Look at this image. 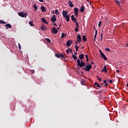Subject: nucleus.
<instances>
[{
    "label": "nucleus",
    "mask_w": 128,
    "mask_h": 128,
    "mask_svg": "<svg viewBox=\"0 0 128 128\" xmlns=\"http://www.w3.org/2000/svg\"><path fill=\"white\" fill-rule=\"evenodd\" d=\"M77 64L78 66L80 68H84V66H85L83 68V70H84L86 72H90V70H92V68L90 64L86 65V62H84L78 59L77 60Z\"/></svg>",
    "instance_id": "nucleus-1"
},
{
    "label": "nucleus",
    "mask_w": 128,
    "mask_h": 128,
    "mask_svg": "<svg viewBox=\"0 0 128 128\" xmlns=\"http://www.w3.org/2000/svg\"><path fill=\"white\" fill-rule=\"evenodd\" d=\"M18 14L22 18H26V16H28V14L24 12H19L18 13Z\"/></svg>",
    "instance_id": "nucleus-2"
},
{
    "label": "nucleus",
    "mask_w": 128,
    "mask_h": 128,
    "mask_svg": "<svg viewBox=\"0 0 128 128\" xmlns=\"http://www.w3.org/2000/svg\"><path fill=\"white\" fill-rule=\"evenodd\" d=\"M52 32L54 34H56L58 32V29L55 27H53L52 30Z\"/></svg>",
    "instance_id": "nucleus-3"
},
{
    "label": "nucleus",
    "mask_w": 128,
    "mask_h": 128,
    "mask_svg": "<svg viewBox=\"0 0 128 128\" xmlns=\"http://www.w3.org/2000/svg\"><path fill=\"white\" fill-rule=\"evenodd\" d=\"M51 20L52 22H56V15H52L51 18Z\"/></svg>",
    "instance_id": "nucleus-4"
},
{
    "label": "nucleus",
    "mask_w": 128,
    "mask_h": 128,
    "mask_svg": "<svg viewBox=\"0 0 128 128\" xmlns=\"http://www.w3.org/2000/svg\"><path fill=\"white\" fill-rule=\"evenodd\" d=\"M77 41L78 42H82V36H80V34H78Z\"/></svg>",
    "instance_id": "nucleus-5"
},
{
    "label": "nucleus",
    "mask_w": 128,
    "mask_h": 128,
    "mask_svg": "<svg viewBox=\"0 0 128 128\" xmlns=\"http://www.w3.org/2000/svg\"><path fill=\"white\" fill-rule=\"evenodd\" d=\"M72 44V40H68L67 41L66 44L68 46H70V45Z\"/></svg>",
    "instance_id": "nucleus-6"
},
{
    "label": "nucleus",
    "mask_w": 128,
    "mask_h": 128,
    "mask_svg": "<svg viewBox=\"0 0 128 128\" xmlns=\"http://www.w3.org/2000/svg\"><path fill=\"white\" fill-rule=\"evenodd\" d=\"M100 56L101 58H102L104 60H108V58H106V55L104 53H101Z\"/></svg>",
    "instance_id": "nucleus-7"
},
{
    "label": "nucleus",
    "mask_w": 128,
    "mask_h": 128,
    "mask_svg": "<svg viewBox=\"0 0 128 128\" xmlns=\"http://www.w3.org/2000/svg\"><path fill=\"white\" fill-rule=\"evenodd\" d=\"M68 4L70 8H74V6L72 4V0H70L68 1Z\"/></svg>",
    "instance_id": "nucleus-8"
},
{
    "label": "nucleus",
    "mask_w": 128,
    "mask_h": 128,
    "mask_svg": "<svg viewBox=\"0 0 128 128\" xmlns=\"http://www.w3.org/2000/svg\"><path fill=\"white\" fill-rule=\"evenodd\" d=\"M5 27L6 28V30H8V28H12V26L10 24H7L5 25Z\"/></svg>",
    "instance_id": "nucleus-9"
},
{
    "label": "nucleus",
    "mask_w": 128,
    "mask_h": 128,
    "mask_svg": "<svg viewBox=\"0 0 128 128\" xmlns=\"http://www.w3.org/2000/svg\"><path fill=\"white\" fill-rule=\"evenodd\" d=\"M72 20L74 22V23L76 22V18H74V15H72L71 16Z\"/></svg>",
    "instance_id": "nucleus-10"
},
{
    "label": "nucleus",
    "mask_w": 128,
    "mask_h": 128,
    "mask_svg": "<svg viewBox=\"0 0 128 128\" xmlns=\"http://www.w3.org/2000/svg\"><path fill=\"white\" fill-rule=\"evenodd\" d=\"M95 34H94V42H96V36L98 35V30H96V28L95 29Z\"/></svg>",
    "instance_id": "nucleus-11"
},
{
    "label": "nucleus",
    "mask_w": 128,
    "mask_h": 128,
    "mask_svg": "<svg viewBox=\"0 0 128 128\" xmlns=\"http://www.w3.org/2000/svg\"><path fill=\"white\" fill-rule=\"evenodd\" d=\"M41 20L42 22H44V24H48V22L46 19H44V18H42Z\"/></svg>",
    "instance_id": "nucleus-12"
},
{
    "label": "nucleus",
    "mask_w": 128,
    "mask_h": 128,
    "mask_svg": "<svg viewBox=\"0 0 128 128\" xmlns=\"http://www.w3.org/2000/svg\"><path fill=\"white\" fill-rule=\"evenodd\" d=\"M79 58L80 60H84V54H80L79 55Z\"/></svg>",
    "instance_id": "nucleus-13"
},
{
    "label": "nucleus",
    "mask_w": 128,
    "mask_h": 128,
    "mask_svg": "<svg viewBox=\"0 0 128 128\" xmlns=\"http://www.w3.org/2000/svg\"><path fill=\"white\" fill-rule=\"evenodd\" d=\"M68 12H66V10H63L62 11V16H68Z\"/></svg>",
    "instance_id": "nucleus-14"
},
{
    "label": "nucleus",
    "mask_w": 128,
    "mask_h": 128,
    "mask_svg": "<svg viewBox=\"0 0 128 128\" xmlns=\"http://www.w3.org/2000/svg\"><path fill=\"white\" fill-rule=\"evenodd\" d=\"M106 68H108V67H106V66H104L102 72H108V70Z\"/></svg>",
    "instance_id": "nucleus-15"
},
{
    "label": "nucleus",
    "mask_w": 128,
    "mask_h": 128,
    "mask_svg": "<svg viewBox=\"0 0 128 128\" xmlns=\"http://www.w3.org/2000/svg\"><path fill=\"white\" fill-rule=\"evenodd\" d=\"M40 28H41V30H46V26L43 24L40 27Z\"/></svg>",
    "instance_id": "nucleus-16"
},
{
    "label": "nucleus",
    "mask_w": 128,
    "mask_h": 128,
    "mask_svg": "<svg viewBox=\"0 0 128 128\" xmlns=\"http://www.w3.org/2000/svg\"><path fill=\"white\" fill-rule=\"evenodd\" d=\"M64 18H66V22H70V16L67 15L66 16H64Z\"/></svg>",
    "instance_id": "nucleus-17"
},
{
    "label": "nucleus",
    "mask_w": 128,
    "mask_h": 128,
    "mask_svg": "<svg viewBox=\"0 0 128 128\" xmlns=\"http://www.w3.org/2000/svg\"><path fill=\"white\" fill-rule=\"evenodd\" d=\"M80 82L82 86H84V84H86V80L82 79L80 81Z\"/></svg>",
    "instance_id": "nucleus-18"
},
{
    "label": "nucleus",
    "mask_w": 128,
    "mask_h": 128,
    "mask_svg": "<svg viewBox=\"0 0 128 128\" xmlns=\"http://www.w3.org/2000/svg\"><path fill=\"white\" fill-rule=\"evenodd\" d=\"M40 10H42V12H46V7L44 6H42L40 7Z\"/></svg>",
    "instance_id": "nucleus-19"
},
{
    "label": "nucleus",
    "mask_w": 128,
    "mask_h": 128,
    "mask_svg": "<svg viewBox=\"0 0 128 128\" xmlns=\"http://www.w3.org/2000/svg\"><path fill=\"white\" fill-rule=\"evenodd\" d=\"M80 11L81 12H84V6H82Z\"/></svg>",
    "instance_id": "nucleus-20"
},
{
    "label": "nucleus",
    "mask_w": 128,
    "mask_h": 128,
    "mask_svg": "<svg viewBox=\"0 0 128 128\" xmlns=\"http://www.w3.org/2000/svg\"><path fill=\"white\" fill-rule=\"evenodd\" d=\"M74 14H78V8H76L74 9Z\"/></svg>",
    "instance_id": "nucleus-21"
},
{
    "label": "nucleus",
    "mask_w": 128,
    "mask_h": 128,
    "mask_svg": "<svg viewBox=\"0 0 128 128\" xmlns=\"http://www.w3.org/2000/svg\"><path fill=\"white\" fill-rule=\"evenodd\" d=\"M33 8H34L35 12H36L38 10V6H36V4H34Z\"/></svg>",
    "instance_id": "nucleus-22"
},
{
    "label": "nucleus",
    "mask_w": 128,
    "mask_h": 128,
    "mask_svg": "<svg viewBox=\"0 0 128 128\" xmlns=\"http://www.w3.org/2000/svg\"><path fill=\"white\" fill-rule=\"evenodd\" d=\"M29 24L30 26H34V22L32 21H30Z\"/></svg>",
    "instance_id": "nucleus-23"
},
{
    "label": "nucleus",
    "mask_w": 128,
    "mask_h": 128,
    "mask_svg": "<svg viewBox=\"0 0 128 128\" xmlns=\"http://www.w3.org/2000/svg\"><path fill=\"white\" fill-rule=\"evenodd\" d=\"M94 86H96L97 88H102V86H100V84H98V82H95Z\"/></svg>",
    "instance_id": "nucleus-24"
},
{
    "label": "nucleus",
    "mask_w": 128,
    "mask_h": 128,
    "mask_svg": "<svg viewBox=\"0 0 128 128\" xmlns=\"http://www.w3.org/2000/svg\"><path fill=\"white\" fill-rule=\"evenodd\" d=\"M66 36V33H62L61 36V38H64V36Z\"/></svg>",
    "instance_id": "nucleus-25"
},
{
    "label": "nucleus",
    "mask_w": 128,
    "mask_h": 128,
    "mask_svg": "<svg viewBox=\"0 0 128 128\" xmlns=\"http://www.w3.org/2000/svg\"><path fill=\"white\" fill-rule=\"evenodd\" d=\"M82 40H83V42H86V36L84 35L82 36Z\"/></svg>",
    "instance_id": "nucleus-26"
},
{
    "label": "nucleus",
    "mask_w": 128,
    "mask_h": 128,
    "mask_svg": "<svg viewBox=\"0 0 128 128\" xmlns=\"http://www.w3.org/2000/svg\"><path fill=\"white\" fill-rule=\"evenodd\" d=\"M85 58H86V62H88V60H89V58H88V54H86L85 55Z\"/></svg>",
    "instance_id": "nucleus-27"
},
{
    "label": "nucleus",
    "mask_w": 128,
    "mask_h": 128,
    "mask_svg": "<svg viewBox=\"0 0 128 128\" xmlns=\"http://www.w3.org/2000/svg\"><path fill=\"white\" fill-rule=\"evenodd\" d=\"M0 24H6V22L0 20Z\"/></svg>",
    "instance_id": "nucleus-28"
},
{
    "label": "nucleus",
    "mask_w": 128,
    "mask_h": 128,
    "mask_svg": "<svg viewBox=\"0 0 128 128\" xmlns=\"http://www.w3.org/2000/svg\"><path fill=\"white\" fill-rule=\"evenodd\" d=\"M104 84H106L104 85V86H108V83L106 82V80H104Z\"/></svg>",
    "instance_id": "nucleus-29"
},
{
    "label": "nucleus",
    "mask_w": 128,
    "mask_h": 128,
    "mask_svg": "<svg viewBox=\"0 0 128 128\" xmlns=\"http://www.w3.org/2000/svg\"><path fill=\"white\" fill-rule=\"evenodd\" d=\"M72 58H74V60H76L78 58V57L74 54H72Z\"/></svg>",
    "instance_id": "nucleus-30"
},
{
    "label": "nucleus",
    "mask_w": 128,
    "mask_h": 128,
    "mask_svg": "<svg viewBox=\"0 0 128 128\" xmlns=\"http://www.w3.org/2000/svg\"><path fill=\"white\" fill-rule=\"evenodd\" d=\"M55 56L56 58H60V55H59L58 54H55Z\"/></svg>",
    "instance_id": "nucleus-31"
},
{
    "label": "nucleus",
    "mask_w": 128,
    "mask_h": 128,
    "mask_svg": "<svg viewBox=\"0 0 128 128\" xmlns=\"http://www.w3.org/2000/svg\"><path fill=\"white\" fill-rule=\"evenodd\" d=\"M60 58H66L64 57V54H60Z\"/></svg>",
    "instance_id": "nucleus-32"
},
{
    "label": "nucleus",
    "mask_w": 128,
    "mask_h": 128,
    "mask_svg": "<svg viewBox=\"0 0 128 128\" xmlns=\"http://www.w3.org/2000/svg\"><path fill=\"white\" fill-rule=\"evenodd\" d=\"M55 14H60V12H58V10H55Z\"/></svg>",
    "instance_id": "nucleus-33"
},
{
    "label": "nucleus",
    "mask_w": 128,
    "mask_h": 128,
    "mask_svg": "<svg viewBox=\"0 0 128 128\" xmlns=\"http://www.w3.org/2000/svg\"><path fill=\"white\" fill-rule=\"evenodd\" d=\"M74 48H76V52H78V46L76 45V46H74Z\"/></svg>",
    "instance_id": "nucleus-34"
},
{
    "label": "nucleus",
    "mask_w": 128,
    "mask_h": 128,
    "mask_svg": "<svg viewBox=\"0 0 128 128\" xmlns=\"http://www.w3.org/2000/svg\"><path fill=\"white\" fill-rule=\"evenodd\" d=\"M107 81H108V82H110V84H112V80L107 79Z\"/></svg>",
    "instance_id": "nucleus-35"
},
{
    "label": "nucleus",
    "mask_w": 128,
    "mask_h": 128,
    "mask_svg": "<svg viewBox=\"0 0 128 128\" xmlns=\"http://www.w3.org/2000/svg\"><path fill=\"white\" fill-rule=\"evenodd\" d=\"M46 42H50V39L48 38H46Z\"/></svg>",
    "instance_id": "nucleus-36"
},
{
    "label": "nucleus",
    "mask_w": 128,
    "mask_h": 128,
    "mask_svg": "<svg viewBox=\"0 0 128 128\" xmlns=\"http://www.w3.org/2000/svg\"><path fill=\"white\" fill-rule=\"evenodd\" d=\"M116 2L118 6H120V2H118V0H116Z\"/></svg>",
    "instance_id": "nucleus-37"
},
{
    "label": "nucleus",
    "mask_w": 128,
    "mask_h": 128,
    "mask_svg": "<svg viewBox=\"0 0 128 128\" xmlns=\"http://www.w3.org/2000/svg\"><path fill=\"white\" fill-rule=\"evenodd\" d=\"M75 24H76V28H78V26H79L78 22H75Z\"/></svg>",
    "instance_id": "nucleus-38"
},
{
    "label": "nucleus",
    "mask_w": 128,
    "mask_h": 128,
    "mask_svg": "<svg viewBox=\"0 0 128 128\" xmlns=\"http://www.w3.org/2000/svg\"><path fill=\"white\" fill-rule=\"evenodd\" d=\"M102 24V21L99 22L98 26L100 28Z\"/></svg>",
    "instance_id": "nucleus-39"
},
{
    "label": "nucleus",
    "mask_w": 128,
    "mask_h": 128,
    "mask_svg": "<svg viewBox=\"0 0 128 128\" xmlns=\"http://www.w3.org/2000/svg\"><path fill=\"white\" fill-rule=\"evenodd\" d=\"M18 48L19 50H22V46H20V44H18Z\"/></svg>",
    "instance_id": "nucleus-40"
},
{
    "label": "nucleus",
    "mask_w": 128,
    "mask_h": 128,
    "mask_svg": "<svg viewBox=\"0 0 128 128\" xmlns=\"http://www.w3.org/2000/svg\"><path fill=\"white\" fill-rule=\"evenodd\" d=\"M68 50H70V52H71V54H74V53L72 52V49L68 48Z\"/></svg>",
    "instance_id": "nucleus-41"
},
{
    "label": "nucleus",
    "mask_w": 128,
    "mask_h": 128,
    "mask_svg": "<svg viewBox=\"0 0 128 128\" xmlns=\"http://www.w3.org/2000/svg\"><path fill=\"white\" fill-rule=\"evenodd\" d=\"M74 30H75V32H78V28H76Z\"/></svg>",
    "instance_id": "nucleus-42"
},
{
    "label": "nucleus",
    "mask_w": 128,
    "mask_h": 128,
    "mask_svg": "<svg viewBox=\"0 0 128 128\" xmlns=\"http://www.w3.org/2000/svg\"><path fill=\"white\" fill-rule=\"evenodd\" d=\"M106 52H110V50L109 48H106Z\"/></svg>",
    "instance_id": "nucleus-43"
},
{
    "label": "nucleus",
    "mask_w": 128,
    "mask_h": 128,
    "mask_svg": "<svg viewBox=\"0 0 128 128\" xmlns=\"http://www.w3.org/2000/svg\"><path fill=\"white\" fill-rule=\"evenodd\" d=\"M30 72H31L32 74H34V70H30Z\"/></svg>",
    "instance_id": "nucleus-44"
},
{
    "label": "nucleus",
    "mask_w": 128,
    "mask_h": 128,
    "mask_svg": "<svg viewBox=\"0 0 128 128\" xmlns=\"http://www.w3.org/2000/svg\"><path fill=\"white\" fill-rule=\"evenodd\" d=\"M75 16H76V18H78V13H76Z\"/></svg>",
    "instance_id": "nucleus-45"
},
{
    "label": "nucleus",
    "mask_w": 128,
    "mask_h": 128,
    "mask_svg": "<svg viewBox=\"0 0 128 128\" xmlns=\"http://www.w3.org/2000/svg\"><path fill=\"white\" fill-rule=\"evenodd\" d=\"M98 80L99 82H102V78H98Z\"/></svg>",
    "instance_id": "nucleus-46"
},
{
    "label": "nucleus",
    "mask_w": 128,
    "mask_h": 128,
    "mask_svg": "<svg viewBox=\"0 0 128 128\" xmlns=\"http://www.w3.org/2000/svg\"><path fill=\"white\" fill-rule=\"evenodd\" d=\"M66 52H67V54H68V52H70V50H66Z\"/></svg>",
    "instance_id": "nucleus-47"
},
{
    "label": "nucleus",
    "mask_w": 128,
    "mask_h": 128,
    "mask_svg": "<svg viewBox=\"0 0 128 128\" xmlns=\"http://www.w3.org/2000/svg\"><path fill=\"white\" fill-rule=\"evenodd\" d=\"M74 54H75V56H78V52H74Z\"/></svg>",
    "instance_id": "nucleus-48"
},
{
    "label": "nucleus",
    "mask_w": 128,
    "mask_h": 128,
    "mask_svg": "<svg viewBox=\"0 0 128 128\" xmlns=\"http://www.w3.org/2000/svg\"><path fill=\"white\" fill-rule=\"evenodd\" d=\"M40 2H44V0H39Z\"/></svg>",
    "instance_id": "nucleus-49"
},
{
    "label": "nucleus",
    "mask_w": 128,
    "mask_h": 128,
    "mask_svg": "<svg viewBox=\"0 0 128 128\" xmlns=\"http://www.w3.org/2000/svg\"><path fill=\"white\" fill-rule=\"evenodd\" d=\"M102 36H104V35L102 34H100V38H102Z\"/></svg>",
    "instance_id": "nucleus-50"
},
{
    "label": "nucleus",
    "mask_w": 128,
    "mask_h": 128,
    "mask_svg": "<svg viewBox=\"0 0 128 128\" xmlns=\"http://www.w3.org/2000/svg\"><path fill=\"white\" fill-rule=\"evenodd\" d=\"M116 72H118V74H120V70H116Z\"/></svg>",
    "instance_id": "nucleus-51"
},
{
    "label": "nucleus",
    "mask_w": 128,
    "mask_h": 128,
    "mask_svg": "<svg viewBox=\"0 0 128 128\" xmlns=\"http://www.w3.org/2000/svg\"><path fill=\"white\" fill-rule=\"evenodd\" d=\"M91 64H94V62L92 61V62H91Z\"/></svg>",
    "instance_id": "nucleus-52"
},
{
    "label": "nucleus",
    "mask_w": 128,
    "mask_h": 128,
    "mask_svg": "<svg viewBox=\"0 0 128 128\" xmlns=\"http://www.w3.org/2000/svg\"><path fill=\"white\" fill-rule=\"evenodd\" d=\"M54 26H58V24H54Z\"/></svg>",
    "instance_id": "nucleus-53"
},
{
    "label": "nucleus",
    "mask_w": 128,
    "mask_h": 128,
    "mask_svg": "<svg viewBox=\"0 0 128 128\" xmlns=\"http://www.w3.org/2000/svg\"><path fill=\"white\" fill-rule=\"evenodd\" d=\"M100 54H102V53L103 54V53L102 52V50H100Z\"/></svg>",
    "instance_id": "nucleus-54"
},
{
    "label": "nucleus",
    "mask_w": 128,
    "mask_h": 128,
    "mask_svg": "<svg viewBox=\"0 0 128 128\" xmlns=\"http://www.w3.org/2000/svg\"><path fill=\"white\" fill-rule=\"evenodd\" d=\"M76 44H78V42L76 41H75Z\"/></svg>",
    "instance_id": "nucleus-55"
},
{
    "label": "nucleus",
    "mask_w": 128,
    "mask_h": 128,
    "mask_svg": "<svg viewBox=\"0 0 128 128\" xmlns=\"http://www.w3.org/2000/svg\"><path fill=\"white\" fill-rule=\"evenodd\" d=\"M60 28V27H58V30Z\"/></svg>",
    "instance_id": "nucleus-56"
},
{
    "label": "nucleus",
    "mask_w": 128,
    "mask_h": 128,
    "mask_svg": "<svg viewBox=\"0 0 128 128\" xmlns=\"http://www.w3.org/2000/svg\"><path fill=\"white\" fill-rule=\"evenodd\" d=\"M101 40H102V37H101Z\"/></svg>",
    "instance_id": "nucleus-57"
},
{
    "label": "nucleus",
    "mask_w": 128,
    "mask_h": 128,
    "mask_svg": "<svg viewBox=\"0 0 128 128\" xmlns=\"http://www.w3.org/2000/svg\"><path fill=\"white\" fill-rule=\"evenodd\" d=\"M97 78H98V76H96Z\"/></svg>",
    "instance_id": "nucleus-58"
},
{
    "label": "nucleus",
    "mask_w": 128,
    "mask_h": 128,
    "mask_svg": "<svg viewBox=\"0 0 128 128\" xmlns=\"http://www.w3.org/2000/svg\"><path fill=\"white\" fill-rule=\"evenodd\" d=\"M126 86L128 88V82L127 83Z\"/></svg>",
    "instance_id": "nucleus-59"
},
{
    "label": "nucleus",
    "mask_w": 128,
    "mask_h": 128,
    "mask_svg": "<svg viewBox=\"0 0 128 128\" xmlns=\"http://www.w3.org/2000/svg\"><path fill=\"white\" fill-rule=\"evenodd\" d=\"M61 26H62V24H60V26H59V27H60V28Z\"/></svg>",
    "instance_id": "nucleus-60"
},
{
    "label": "nucleus",
    "mask_w": 128,
    "mask_h": 128,
    "mask_svg": "<svg viewBox=\"0 0 128 128\" xmlns=\"http://www.w3.org/2000/svg\"><path fill=\"white\" fill-rule=\"evenodd\" d=\"M126 46H128V44H126Z\"/></svg>",
    "instance_id": "nucleus-61"
},
{
    "label": "nucleus",
    "mask_w": 128,
    "mask_h": 128,
    "mask_svg": "<svg viewBox=\"0 0 128 128\" xmlns=\"http://www.w3.org/2000/svg\"><path fill=\"white\" fill-rule=\"evenodd\" d=\"M101 84L103 85V84H104V83H102V84Z\"/></svg>",
    "instance_id": "nucleus-62"
},
{
    "label": "nucleus",
    "mask_w": 128,
    "mask_h": 128,
    "mask_svg": "<svg viewBox=\"0 0 128 128\" xmlns=\"http://www.w3.org/2000/svg\"><path fill=\"white\" fill-rule=\"evenodd\" d=\"M53 13L54 14V12H53Z\"/></svg>",
    "instance_id": "nucleus-63"
}]
</instances>
